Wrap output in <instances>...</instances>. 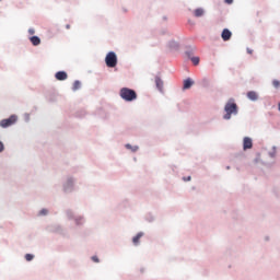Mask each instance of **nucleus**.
<instances>
[{
	"label": "nucleus",
	"instance_id": "obj_5",
	"mask_svg": "<svg viewBox=\"0 0 280 280\" xmlns=\"http://www.w3.org/2000/svg\"><path fill=\"white\" fill-rule=\"evenodd\" d=\"M16 121H19V116H16V114H13L9 118L0 120V128H10L11 126H14Z\"/></svg>",
	"mask_w": 280,
	"mask_h": 280
},
{
	"label": "nucleus",
	"instance_id": "obj_3",
	"mask_svg": "<svg viewBox=\"0 0 280 280\" xmlns=\"http://www.w3.org/2000/svg\"><path fill=\"white\" fill-rule=\"evenodd\" d=\"M119 95L124 102H135L137 101V91L130 88H121L119 91Z\"/></svg>",
	"mask_w": 280,
	"mask_h": 280
},
{
	"label": "nucleus",
	"instance_id": "obj_27",
	"mask_svg": "<svg viewBox=\"0 0 280 280\" xmlns=\"http://www.w3.org/2000/svg\"><path fill=\"white\" fill-rule=\"evenodd\" d=\"M184 183H189L191 180V176L183 177Z\"/></svg>",
	"mask_w": 280,
	"mask_h": 280
},
{
	"label": "nucleus",
	"instance_id": "obj_37",
	"mask_svg": "<svg viewBox=\"0 0 280 280\" xmlns=\"http://www.w3.org/2000/svg\"><path fill=\"white\" fill-rule=\"evenodd\" d=\"M42 211H47V209H42Z\"/></svg>",
	"mask_w": 280,
	"mask_h": 280
},
{
	"label": "nucleus",
	"instance_id": "obj_18",
	"mask_svg": "<svg viewBox=\"0 0 280 280\" xmlns=\"http://www.w3.org/2000/svg\"><path fill=\"white\" fill-rule=\"evenodd\" d=\"M194 51H196V48H191V47H189L186 51H185V54H186V56H187V58L190 60L191 58H194Z\"/></svg>",
	"mask_w": 280,
	"mask_h": 280
},
{
	"label": "nucleus",
	"instance_id": "obj_35",
	"mask_svg": "<svg viewBox=\"0 0 280 280\" xmlns=\"http://www.w3.org/2000/svg\"><path fill=\"white\" fill-rule=\"evenodd\" d=\"M226 170H231V166H226Z\"/></svg>",
	"mask_w": 280,
	"mask_h": 280
},
{
	"label": "nucleus",
	"instance_id": "obj_1",
	"mask_svg": "<svg viewBox=\"0 0 280 280\" xmlns=\"http://www.w3.org/2000/svg\"><path fill=\"white\" fill-rule=\"evenodd\" d=\"M61 191L66 196H71L78 191V177L73 174H67L61 180Z\"/></svg>",
	"mask_w": 280,
	"mask_h": 280
},
{
	"label": "nucleus",
	"instance_id": "obj_13",
	"mask_svg": "<svg viewBox=\"0 0 280 280\" xmlns=\"http://www.w3.org/2000/svg\"><path fill=\"white\" fill-rule=\"evenodd\" d=\"M30 42L34 47H38V45H40V37L33 35L30 37Z\"/></svg>",
	"mask_w": 280,
	"mask_h": 280
},
{
	"label": "nucleus",
	"instance_id": "obj_26",
	"mask_svg": "<svg viewBox=\"0 0 280 280\" xmlns=\"http://www.w3.org/2000/svg\"><path fill=\"white\" fill-rule=\"evenodd\" d=\"M3 150H5V144H3V142L0 140V154L3 152Z\"/></svg>",
	"mask_w": 280,
	"mask_h": 280
},
{
	"label": "nucleus",
	"instance_id": "obj_28",
	"mask_svg": "<svg viewBox=\"0 0 280 280\" xmlns=\"http://www.w3.org/2000/svg\"><path fill=\"white\" fill-rule=\"evenodd\" d=\"M28 34H31V36H34V34H36V30H34V28H28Z\"/></svg>",
	"mask_w": 280,
	"mask_h": 280
},
{
	"label": "nucleus",
	"instance_id": "obj_33",
	"mask_svg": "<svg viewBox=\"0 0 280 280\" xmlns=\"http://www.w3.org/2000/svg\"><path fill=\"white\" fill-rule=\"evenodd\" d=\"M163 21H167V15L162 16Z\"/></svg>",
	"mask_w": 280,
	"mask_h": 280
},
{
	"label": "nucleus",
	"instance_id": "obj_23",
	"mask_svg": "<svg viewBox=\"0 0 280 280\" xmlns=\"http://www.w3.org/2000/svg\"><path fill=\"white\" fill-rule=\"evenodd\" d=\"M272 86H273L275 89H279V86H280V81H279V80H273V81H272Z\"/></svg>",
	"mask_w": 280,
	"mask_h": 280
},
{
	"label": "nucleus",
	"instance_id": "obj_32",
	"mask_svg": "<svg viewBox=\"0 0 280 280\" xmlns=\"http://www.w3.org/2000/svg\"><path fill=\"white\" fill-rule=\"evenodd\" d=\"M247 54H253V49L247 48Z\"/></svg>",
	"mask_w": 280,
	"mask_h": 280
},
{
	"label": "nucleus",
	"instance_id": "obj_19",
	"mask_svg": "<svg viewBox=\"0 0 280 280\" xmlns=\"http://www.w3.org/2000/svg\"><path fill=\"white\" fill-rule=\"evenodd\" d=\"M142 236H143V232H140V233H138V234L132 238V242H133L135 246H138L139 240H141Z\"/></svg>",
	"mask_w": 280,
	"mask_h": 280
},
{
	"label": "nucleus",
	"instance_id": "obj_15",
	"mask_svg": "<svg viewBox=\"0 0 280 280\" xmlns=\"http://www.w3.org/2000/svg\"><path fill=\"white\" fill-rule=\"evenodd\" d=\"M269 159H277V145H273L270 151H268Z\"/></svg>",
	"mask_w": 280,
	"mask_h": 280
},
{
	"label": "nucleus",
	"instance_id": "obj_6",
	"mask_svg": "<svg viewBox=\"0 0 280 280\" xmlns=\"http://www.w3.org/2000/svg\"><path fill=\"white\" fill-rule=\"evenodd\" d=\"M243 150H253V138L250 137H245L243 139Z\"/></svg>",
	"mask_w": 280,
	"mask_h": 280
},
{
	"label": "nucleus",
	"instance_id": "obj_30",
	"mask_svg": "<svg viewBox=\"0 0 280 280\" xmlns=\"http://www.w3.org/2000/svg\"><path fill=\"white\" fill-rule=\"evenodd\" d=\"M225 3H228V5H231V3H233V0H225Z\"/></svg>",
	"mask_w": 280,
	"mask_h": 280
},
{
	"label": "nucleus",
	"instance_id": "obj_20",
	"mask_svg": "<svg viewBox=\"0 0 280 280\" xmlns=\"http://www.w3.org/2000/svg\"><path fill=\"white\" fill-rule=\"evenodd\" d=\"M170 49H178V43L176 40L168 42Z\"/></svg>",
	"mask_w": 280,
	"mask_h": 280
},
{
	"label": "nucleus",
	"instance_id": "obj_17",
	"mask_svg": "<svg viewBox=\"0 0 280 280\" xmlns=\"http://www.w3.org/2000/svg\"><path fill=\"white\" fill-rule=\"evenodd\" d=\"M126 150H130V152H138L139 151V145H132L130 143H127L125 145Z\"/></svg>",
	"mask_w": 280,
	"mask_h": 280
},
{
	"label": "nucleus",
	"instance_id": "obj_16",
	"mask_svg": "<svg viewBox=\"0 0 280 280\" xmlns=\"http://www.w3.org/2000/svg\"><path fill=\"white\" fill-rule=\"evenodd\" d=\"M81 89H82V82H80V80H75L72 85V91L75 92V91H80Z\"/></svg>",
	"mask_w": 280,
	"mask_h": 280
},
{
	"label": "nucleus",
	"instance_id": "obj_12",
	"mask_svg": "<svg viewBox=\"0 0 280 280\" xmlns=\"http://www.w3.org/2000/svg\"><path fill=\"white\" fill-rule=\"evenodd\" d=\"M191 86H194V81L191 80V78H187L186 80H184V84H183L184 91H188V89H190Z\"/></svg>",
	"mask_w": 280,
	"mask_h": 280
},
{
	"label": "nucleus",
	"instance_id": "obj_11",
	"mask_svg": "<svg viewBox=\"0 0 280 280\" xmlns=\"http://www.w3.org/2000/svg\"><path fill=\"white\" fill-rule=\"evenodd\" d=\"M247 98L250 100V102H257L259 100V94L255 91L247 92Z\"/></svg>",
	"mask_w": 280,
	"mask_h": 280
},
{
	"label": "nucleus",
	"instance_id": "obj_10",
	"mask_svg": "<svg viewBox=\"0 0 280 280\" xmlns=\"http://www.w3.org/2000/svg\"><path fill=\"white\" fill-rule=\"evenodd\" d=\"M117 209H120V210L130 209V200L122 199L121 201H119Z\"/></svg>",
	"mask_w": 280,
	"mask_h": 280
},
{
	"label": "nucleus",
	"instance_id": "obj_36",
	"mask_svg": "<svg viewBox=\"0 0 280 280\" xmlns=\"http://www.w3.org/2000/svg\"><path fill=\"white\" fill-rule=\"evenodd\" d=\"M42 215H46V212H42Z\"/></svg>",
	"mask_w": 280,
	"mask_h": 280
},
{
	"label": "nucleus",
	"instance_id": "obj_8",
	"mask_svg": "<svg viewBox=\"0 0 280 280\" xmlns=\"http://www.w3.org/2000/svg\"><path fill=\"white\" fill-rule=\"evenodd\" d=\"M231 36H233V33L229 28H224L221 33V38L224 43L231 40Z\"/></svg>",
	"mask_w": 280,
	"mask_h": 280
},
{
	"label": "nucleus",
	"instance_id": "obj_4",
	"mask_svg": "<svg viewBox=\"0 0 280 280\" xmlns=\"http://www.w3.org/2000/svg\"><path fill=\"white\" fill-rule=\"evenodd\" d=\"M117 54L115 51L107 52L105 57L106 67H108L109 69H115V67H117Z\"/></svg>",
	"mask_w": 280,
	"mask_h": 280
},
{
	"label": "nucleus",
	"instance_id": "obj_14",
	"mask_svg": "<svg viewBox=\"0 0 280 280\" xmlns=\"http://www.w3.org/2000/svg\"><path fill=\"white\" fill-rule=\"evenodd\" d=\"M194 16H196V19H200L202 16H205V9L202 8H198L194 11Z\"/></svg>",
	"mask_w": 280,
	"mask_h": 280
},
{
	"label": "nucleus",
	"instance_id": "obj_25",
	"mask_svg": "<svg viewBox=\"0 0 280 280\" xmlns=\"http://www.w3.org/2000/svg\"><path fill=\"white\" fill-rule=\"evenodd\" d=\"M30 114H24V121L26 122V124H30Z\"/></svg>",
	"mask_w": 280,
	"mask_h": 280
},
{
	"label": "nucleus",
	"instance_id": "obj_2",
	"mask_svg": "<svg viewBox=\"0 0 280 280\" xmlns=\"http://www.w3.org/2000/svg\"><path fill=\"white\" fill-rule=\"evenodd\" d=\"M223 110L224 114L222 119H224V121H231L233 117H237V115H240V107H237V103H235L234 98H230L225 103Z\"/></svg>",
	"mask_w": 280,
	"mask_h": 280
},
{
	"label": "nucleus",
	"instance_id": "obj_31",
	"mask_svg": "<svg viewBox=\"0 0 280 280\" xmlns=\"http://www.w3.org/2000/svg\"><path fill=\"white\" fill-rule=\"evenodd\" d=\"M66 30H71V25H70V24H67V25H66Z\"/></svg>",
	"mask_w": 280,
	"mask_h": 280
},
{
	"label": "nucleus",
	"instance_id": "obj_22",
	"mask_svg": "<svg viewBox=\"0 0 280 280\" xmlns=\"http://www.w3.org/2000/svg\"><path fill=\"white\" fill-rule=\"evenodd\" d=\"M202 86H209V79L208 78H203L201 81Z\"/></svg>",
	"mask_w": 280,
	"mask_h": 280
},
{
	"label": "nucleus",
	"instance_id": "obj_9",
	"mask_svg": "<svg viewBox=\"0 0 280 280\" xmlns=\"http://www.w3.org/2000/svg\"><path fill=\"white\" fill-rule=\"evenodd\" d=\"M155 86H156V89H158V91L160 93H164L165 92L163 90V86H164L163 79H161V77H159V75L155 77Z\"/></svg>",
	"mask_w": 280,
	"mask_h": 280
},
{
	"label": "nucleus",
	"instance_id": "obj_7",
	"mask_svg": "<svg viewBox=\"0 0 280 280\" xmlns=\"http://www.w3.org/2000/svg\"><path fill=\"white\" fill-rule=\"evenodd\" d=\"M55 78L59 82H65V80H67V78H69V74H67V71L61 70V71H58L55 73Z\"/></svg>",
	"mask_w": 280,
	"mask_h": 280
},
{
	"label": "nucleus",
	"instance_id": "obj_34",
	"mask_svg": "<svg viewBox=\"0 0 280 280\" xmlns=\"http://www.w3.org/2000/svg\"><path fill=\"white\" fill-rule=\"evenodd\" d=\"M278 110H280V103L278 104Z\"/></svg>",
	"mask_w": 280,
	"mask_h": 280
},
{
	"label": "nucleus",
	"instance_id": "obj_24",
	"mask_svg": "<svg viewBox=\"0 0 280 280\" xmlns=\"http://www.w3.org/2000/svg\"><path fill=\"white\" fill-rule=\"evenodd\" d=\"M25 259H26V261H32V259H34V255H32V254H26V255H25Z\"/></svg>",
	"mask_w": 280,
	"mask_h": 280
},
{
	"label": "nucleus",
	"instance_id": "obj_21",
	"mask_svg": "<svg viewBox=\"0 0 280 280\" xmlns=\"http://www.w3.org/2000/svg\"><path fill=\"white\" fill-rule=\"evenodd\" d=\"M190 60L195 67H198L200 65V57H190Z\"/></svg>",
	"mask_w": 280,
	"mask_h": 280
},
{
	"label": "nucleus",
	"instance_id": "obj_29",
	"mask_svg": "<svg viewBox=\"0 0 280 280\" xmlns=\"http://www.w3.org/2000/svg\"><path fill=\"white\" fill-rule=\"evenodd\" d=\"M92 260H94L95 264H98V262H100V258H97V256H93V257H92Z\"/></svg>",
	"mask_w": 280,
	"mask_h": 280
}]
</instances>
